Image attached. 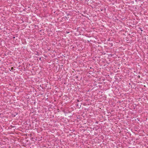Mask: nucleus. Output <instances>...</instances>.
<instances>
[{
	"mask_svg": "<svg viewBox=\"0 0 148 148\" xmlns=\"http://www.w3.org/2000/svg\"><path fill=\"white\" fill-rule=\"evenodd\" d=\"M15 38V37H13V38Z\"/></svg>",
	"mask_w": 148,
	"mask_h": 148,
	"instance_id": "obj_4",
	"label": "nucleus"
},
{
	"mask_svg": "<svg viewBox=\"0 0 148 148\" xmlns=\"http://www.w3.org/2000/svg\"><path fill=\"white\" fill-rule=\"evenodd\" d=\"M12 116H13L15 117V116H16V115H14V114H12Z\"/></svg>",
	"mask_w": 148,
	"mask_h": 148,
	"instance_id": "obj_1",
	"label": "nucleus"
},
{
	"mask_svg": "<svg viewBox=\"0 0 148 148\" xmlns=\"http://www.w3.org/2000/svg\"><path fill=\"white\" fill-rule=\"evenodd\" d=\"M78 103H77V106H78Z\"/></svg>",
	"mask_w": 148,
	"mask_h": 148,
	"instance_id": "obj_5",
	"label": "nucleus"
},
{
	"mask_svg": "<svg viewBox=\"0 0 148 148\" xmlns=\"http://www.w3.org/2000/svg\"><path fill=\"white\" fill-rule=\"evenodd\" d=\"M141 29V31H143V30H142L141 29Z\"/></svg>",
	"mask_w": 148,
	"mask_h": 148,
	"instance_id": "obj_2",
	"label": "nucleus"
},
{
	"mask_svg": "<svg viewBox=\"0 0 148 148\" xmlns=\"http://www.w3.org/2000/svg\"><path fill=\"white\" fill-rule=\"evenodd\" d=\"M77 102H79V100H77Z\"/></svg>",
	"mask_w": 148,
	"mask_h": 148,
	"instance_id": "obj_3",
	"label": "nucleus"
}]
</instances>
